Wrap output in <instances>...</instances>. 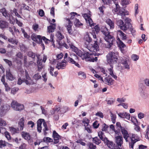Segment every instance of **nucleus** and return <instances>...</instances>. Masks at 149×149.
<instances>
[{"label":"nucleus","instance_id":"f257e3e1","mask_svg":"<svg viewBox=\"0 0 149 149\" xmlns=\"http://www.w3.org/2000/svg\"><path fill=\"white\" fill-rule=\"evenodd\" d=\"M129 14V12L125 10L124 8H122L120 10L118 13V15H121L122 18L124 19L125 24H124L122 20L119 19L117 20V24L119 26L120 29L124 31H126L128 29L132 27V24L130 23V22L132 21L131 19L128 17H125L126 15H128Z\"/></svg>","mask_w":149,"mask_h":149},{"label":"nucleus","instance_id":"58836bf2","mask_svg":"<svg viewBox=\"0 0 149 149\" xmlns=\"http://www.w3.org/2000/svg\"><path fill=\"white\" fill-rule=\"evenodd\" d=\"M8 41L13 44L17 45L18 41L16 39H14L13 38H9L8 39Z\"/></svg>","mask_w":149,"mask_h":149},{"label":"nucleus","instance_id":"ddd939ff","mask_svg":"<svg viewBox=\"0 0 149 149\" xmlns=\"http://www.w3.org/2000/svg\"><path fill=\"white\" fill-rule=\"evenodd\" d=\"M92 55V54L91 53H89L88 52H83L81 51V53L79 54L78 56L81 57L82 59H84L88 58L89 59L91 57Z\"/></svg>","mask_w":149,"mask_h":149},{"label":"nucleus","instance_id":"a18cd8bd","mask_svg":"<svg viewBox=\"0 0 149 149\" xmlns=\"http://www.w3.org/2000/svg\"><path fill=\"white\" fill-rule=\"evenodd\" d=\"M38 67V71L40 72L41 71L42 69L43 68L44 65L42 64V62L40 63H37Z\"/></svg>","mask_w":149,"mask_h":149},{"label":"nucleus","instance_id":"79ce46f5","mask_svg":"<svg viewBox=\"0 0 149 149\" xmlns=\"http://www.w3.org/2000/svg\"><path fill=\"white\" fill-rule=\"evenodd\" d=\"M74 23L75 25L77 27H79L83 25V24L80 22L79 19H75Z\"/></svg>","mask_w":149,"mask_h":149},{"label":"nucleus","instance_id":"a19ab883","mask_svg":"<svg viewBox=\"0 0 149 149\" xmlns=\"http://www.w3.org/2000/svg\"><path fill=\"white\" fill-rule=\"evenodd\" d=\"M87 146L90 149H96V145L93 144V143L91 142L88 143L87 144Z\"/></svg>","mask_w":149,"mask_h":149},{"label":"nucleus","instance_id":"c9c22d12","mask_svg":"<svg viewBox=\"0 0 149 149\" xmlns=\"http://www.w3.org/2000/svg\"><path fill=\"white\" fill-rule=\"evenodd\" d=\"M27 55L30 57H31L33 61L35 60L36 54L32 52H28Z\"/></svg>","mask_w":149,"mask_h":149},{"label":"nucleus","instance_id":"4c0bfd02","mask_svg":"<svg viewBox=\"0 0 149 149\" xmlns=\"http://www.w3.org/2000/svg\"><path fill=\"white\" fill-rule=\"evenodd\" d=\"M111 114V120L112 123L114 124L116 122V116L115 114H113L111 112H110Z\"/></svg>","mask_w":149,"mask_h":149},{"label":"nucleus","instance_id":"aec40b11","mask_svg":"<svg viewBox=\"0 0 149 149\" xmlns=\"http://www.w3.org/2000/svg\"><path fill=\"white\" fill-rule=\"evenodd\" d=\"M70 47L72 50L78 56L81 53V51L79 50L77 47H75L72 44H69Z\"/></svg>","mask_w":149,"mask_h":149},{"label":"nucleus","instance_id":"ea45409f","mask_svg":"<svg viewBox=\"0 0 149 149\" xmlns=\"http://www.w3.org/2000/svg\"><path fill=\"white\" fill-rule=\"evenodd\" d=\"M41 76L38 73L35 74L33 76V78L36 81H37L41 79Z\"/></svg>","mask_w":149,"mask_h":149},{"label":"nucleus","instance_id":"a878e982","mask_svg":"<svg viewBox=\"0 0 149 149\" xmlns=\"http://www.w3.org/2000/svg\"><path fill=\"white\" fill-rule=\"evenodd\" d=\"M22 135L23 138L26 140H29L31 136L27 132H22Z\"/></svg>","mask_w":149,"mask_h":149},{"label":"nucleus","instance_id":"9b49d317","mask_svg":"<svg viewBox=\"0 0 149 149\" xmlns=\"http://www.w3.org/2000/svg\"><path fill=\"white\" fill-rule=\"evenodd\" d=\"M121 131L126 142H129V140L128 138H129L130 139L131 134H129L128 133V132L125 128H122Z\"/></svg>","mask_w":149,"mask_h":149},{"label":"nucleus","instance_id":"0e129e2a","mask_svg":"<svg viewBox=\"0 0 149 149\" xmlns=\"http://www.w3.org/2000/svg\"><path fill=\"white\" fill-rule=\"evenodd\" d=\"M145 116V115L142 112H140L138 114V117L140 119H141L143 118Z\"/></svg>","mask_w":149,"mask_h":149},{"label":"nucleus","instance_id":"c03bdc74","mask_svg":"<svg viewBox=\"0 0 149 149\" xmlns=\"http://www.w3.org/2000/svg\"><path fill=\"white\" fill-rule=\"evenodd\" d=\"M134 120H135L134 123V124L136 126V127H135L134 129L135 130L137 131H139L140 130V128L137 125V120L136 118H135Z\"/></svg>","mask_w":149,"mask_h":149},{"label":"nucleus","instance_id":"f8f14e48","mask_svg":"<svg viewBox=\"0 0 149 149\" xmlns=\"http://www.w3.org/2000/svg\"><path fill=\"white\" fill-rule=\"evenodd\" d=\"M25 72V77L26 79H24V81L26 85H32L33 84V82L30 77L28 73L26 71Z\"/></svg>","mask_w":149,"mask_h":149},{"label":"nucleus","instance_id":"dca6fc26","mask_svg":"<svg viewBox=\"0 0 149 149\" xmlns=\"http://www.w3.org/2000/svg\"><path fill=\"white\" fill-rule=\"evenodd\" d=\"M116 143L118 146H121L123 143V138L122 136H118L115 137Z\"/></svg>","mask_w":149,"mask_h":149},{"label":"nucleus","instance_id":"c756f323","mask_svg":"<svg viewBox=\"0 0 149 149\" xmlns=\"http://www.w3.org/2000/svg\"><path fill=\"white\" fill-rule=\"evenodd\" d=\"M9 128L10 132L13 134L18 133L19 132V128H15L13 127H10Z\"/></svg>","mask_w":149,"mask_h":149},{"label":"nucleus","instance_id":"f3484780","mask_svg":"<svg viewBox=\"0 0 149 149\" xmlns=\"http://www.w3.org/2000/svg\"><path fill=\"white\" fill-rule=\"evenodd\" d=\"M118 115L119 117L122 118H126L127 120H129L130 118V114L126 112L119 113H118Z\"/></svg>","mask_w":149,"mask_h":149},{"label":"nucleus","instance_id":"680f3d73","mask_svg":"<svg viewBox=\"0 0 149 149\" xmlns=\"http://www.w3.org/2000/svg\"><path fill=\"white\" fill-rule=\"evenodd\" d=\"M3 60L9 66H12V63L11 61H9L6 59H3Z\"/></svg>","mask_w":149,"mask_h":149},{"label":"nucleus","instance_id":"6e6d98bb","mask_svg":"<svg viewBox=\"0 0 149 149\" xmlns=\"http://www.w3.org/2000/svg\"><path fill=\"white\" fill-rule=\"evenodd\" d=\"M53 136L54 138H58L60 137V135L57 133L55 131H54L53 132Z\"/></svg>","mask_w":149,"mask_h":149},{"label":"nucleus","instance_id":"7ed1b4c3","mask_svg":"<svg viewBox=\"0 0 149 149\" xmlns=\"http://www.w3.org/2000/svg\"><path fill=\"white\" fill-rule=\"evenodd\" d=\"M84 39V40L88 43V44H86V43L85 47L89 51L91 52H95V50L96 51L99 50V48L98 42L97 41H95V42L93 44H90L92 40L90 34L88 33L86 34L85 36Z\"/></svg>","mask_w":149,"mask_h":149},{"label":"nucleus","instance_id":"4be33fe9","mask_svg":"<svg viewBox=\"0 0 149 149\" xmlns=\"http://www.w3.org/2000/svg\"><path fill=\"white\" fill-rule=\"evenodd\" d=\"M51 25L47 27V31L48 33H52L54 32L56 29V24L51 23Z\"/></svg>","mask_w":149,"mask_h":149},{"label":"nucleus","instance_id":"393cba45","mask_svg":"<svg viewBox=\"0 0 149 149\" xmlns=\"http://www.w3.org/2000/svg\"><path fill=\"white\" fill-rule=\"evenodd\" d=\"M18 103L16 101L13 100L11 104V106L12 109L15 110L16 111L17 110V107L18 105Z\"/></svg>","mask_w":149,"mask_h":149},{"label":"nucleus","instance_id":"412c9836","mask_svg":"<svg viewBox=\"0 0 149 149\" xmlns=\"http://www.w3.org/2000/svg\"><path fill=\"white\" fill-rule=\"evenodd\" d=\"M24 118H21L19 120L18 122V127L19 129L20 130H23L24 125Z\"/></svg>","mask_w":149,"mask_h":149},{"label":"nucleus","instance_id":"7c9ffc66","mask_svg":"<svg viewBox=\"0 0 149 149\" xmlns=\"http://www.w3.org/2000/svg\"><path fill=\"white\" fill-rule=\"evenodd\" d=\"M67 20L69 22V24L67 26V30L68 31V33L70 35H71L72 33V30L71 28V26L70 25V19H67Z\"/></svg>","mask_w":149,"mask_h":149},{"label":"nucleus","instance_id":"2f4dec72","mask_svg":"<svg viewBox=\"0 0 149 149\" xmlns=\"http://www.w3.org/2000/svg\"><path fill=\"white\" fill-rule=\"evenodd\" d=\"M107 23L110 26V28L113 29L114 28V23L110 19H107L106 21Z\"/></svg>","mask_w":149,"mask_h":149},{"label":"nucleus","instance_id":"f704fd0d","mask_svg":"<svg viewBox=\"0 0 149 149\" xmlns=\"http://www.w3.org/2000/svg\"><path fill=\"white\" fill-rule=\"evenodd\" d=\"M89 122L90 120L89 119L86 117L84 118L82 121V122L84 124L85 127L88 126H89L88 125Z\"/></svg>","mask_w":149,"mask_h":149},{"label":"nucleus","instance_id":"774afa93","mask_svg":"<svg viewBox=\"0 0 149 149\" xmlns=\"http://www.w3.org/2000/svg\"><path fill=\"white\" fill-rule=\"evenodd\" d=\"M26 145L25 143H22L19 146V149H26Z\"/></svg>","mask_w":149,"mask_h":149},{"label":"nucleus","instance_id":"423d86ee","mask_svg":"<svg viewBox=\"0 0 149 149\" xmlns=\"http://www.w3.org/2000/svg\"><path fill=\"white\" fill-rule=\"evenodd\" d=\"M43 123V126L44 128L43 131L44 135H46L47 134L46 131L49 130L46 122L44 120L42 119H39L37 121V131L39 133L41 132L42 127V124Z\"/></svg>","mask_w":149,"mask_h":149},{"label":"nucleus","instance_id":"2eb2a0df","mask_svg":"<svg viewBox=\"0 0 149 149\" xmlns=\"http://www.w3.org/2000/svg\"><path fill=\"white\" fill-rule=\"evenodd\" d=\"M6 77L7 79L10 81H13L15 79V77L11 74L10 70H6Z\"/></svg>","mask_w":149,"mask_h":149},{"label":"nucleus","instance_id":"37998d69","mask_svg":"<svg viewBox=\"0 0 149 149\" xmlns=\"http://www.w3.org/2000/svg\"><path fill=\"white\" fill-rule=\"evenodd\" d=\"M78 75L82 79H85L86 78V76L85 73L83 72L80 71L78 72Z\"/></svg>","mask_w":149,"mask_h":149},{"label":"nucleus","instance_id":"473e14b6","mask_svg":"<svg viewBox=\"0 0 149 149\" xmlns=\"http://www.w3.org/2000/svg\"><path fill=\"white\" fill-rule=\"evenodd\" d=\"M107 141V145L108 147L111 149L114 147V144L112 141H111L107 140H105Z\"/></svg>","mask_w":149,"mask_h":149},{"label":"nucleus","instance_id":"f03ea898","mask_svg":"<svg viewBox=\"0 0 149 149\" xmlns=\"http://www.w3.org/2000/svg\"><path fill=\"white\" fill-rule=\"evenodd\" d=\"M54 37V35L51 34L50 35V39L49 40L45 37H42V38L40 35H37L36 34L33 33L31 35V38L33 41L40 44L43 47V49H44L45 48V46L42 40L46 44L52 42V45L54 46V41L53 40V37Z\"/></svg>","mask_w":149,"mask_h":149},{"label":"nucleus","instance_id":"09e8293b","mask_svg":"<svg viewBox=\"0 0 149 149\" xmlns=\"http://www.w3.org/2000/svg\"><path fill=\"white\" fill-rule=\"evenodd\" d=\"M116 6V8H114L113 9V11L114 13H116L118 11H119L122 8H120L118 4L115 5Z\"/></svg>","mask_w":149,"mask_h":149},{"label":"nucleus","instance_id":"20e7f679","mask_svg":"<svg viewBox=\"0 0 149 149\" xmlns=\"http://www.w3.org/2000/svg\"><path fill=\"white\" fill-rule=\"evenodd\" d=\"M101 31L104 35L103 36L104 39L108 42L106 47L108 48H110L113 45V41L115 40V38L110 34V33L108 31V29L106 27L102 28Z\"/></svg>","mask_w":149,"mask_h":149},{"label":"nucleus","instance_id":"e2e57ef3","mask_svg":"<svg viewBox=\"0 0 149 149\" xmlns=\"http://www.w3.org/2000/svg\"><path fill=\"white\" fill-rule=\"evenodd\" d=\"M66 61H67V63H68V62H69L72 64H73L75 61L72 58H71L69 57H68V58H67V59ZM68 64V63H67V64Z\"/></svg>","mask_w":149,"mask_h":149},{"label":"nucleus","instance_id":"39448f33","mask_svg":"<svg viewBox=\"0 0 149 149\" xmlns=\"http://www.w3.org/2000/svg\"><path fill=\"white\" fill-rule=\"evenodd\" d=\"M106 57L108 63L111 65L110 66L111 68L108 69V70L109 72V74L111 75L113 73V66L111 64L116 63L118 60L117 56L114 52H110L107 54Z\"/></svg>","mask_w":149,"mask_h":149},{"label":"nucleus","instance_id":"72a5a7b5","mask_svg":"<svg viewBox=\"0 0 149 149\" xmlns=\"http://www.w3.org/2000/svg\"><path fill=\"white\" fill-rule=\"evenodd\" d=\"M92 140L93 143L97 145H99L101 142L100 139L98 138L97 137L93 138Z\"/></svg>","mask_w":149,"mask_h":149},{"label":"nucleus","instance_id":"052dcab7","mask_svg":"<svg viewBox=\"0 0 149 149\" xmlns=\"http://www.w3.org/2000/svg\"><path fill=\"white\" fill-rule=\"evenodd\" d=\"M126 100V99L123 97L122 98H118L117 99V101L119 103H122L125 102Z\"/></svg>","mask_w":149,"mask_h":149},{"label":"nucleus","instance_id":"864d4df0","mask_svg":"<svg viewBox=\"0 0 149 149\" xmlns=\"http://www.w3.org/2000/svg\"><path fill=\"white\" fill-rule=\"evenodd\" d=\"M7 125L6 122L2 118H0V126H5Z\"/></svg>","mask_w":149,"mask_h":149},{"label":"nucleus","instance_id":"4d7b16f0","mask_svg":"<svg viewBox=\"0 0 149 149\" xmlns=\"http://www.w3.org/2000/svg\"><path fill=\"white\" fill-rule=\"evenodd\" d=\"M5 136L6 137L7 139L8 140L11 139V136H10L9 133L8 132H5Z\"/></svg>","mask_w":149,"mask_h":149},{"label":"nucleus","instance_id":"603ef678","mask_svg":"<svg viewBox=\"0 0 149 149\" xmlns=\"http://www.w3.org/2000/svg\"><path fill=\"white\" fill-rule=\"evenodd\" d=\"M139 58V56L135 54H133L132 56V59L134 61H136Z\"/></svg>","mask_w":149,"mask_h":149},{"label":"nucleus","instance_id":"5fc2aeb1","mask_svg":"<svg viewBox=\"0 0 149 149\" xmlns=\"http://www.w3.org/2000/svg\"><path fill=\"white\" fill-rule=\"evenodd\" d=\"M68 44H66L65 43H63V44L61 45H59L60 46L62 47L63 46L64 47H65L66 49H68L70 47V46L69 45V44H72L71 43H70V42H68Z\"/></svg>","mask_w":149,"mask_h":149},{"label":"nucleus","instance_id":"de8ad7c7","mask_svg":"<svg viewBox=\"0 0 149 149\" xmlns=\"http://www.w3.org/2000/svg\"><path fill=\"white\" fill-rule=\"evenodd\" d=\"M17 108V109H18L16 110V111H20L23 109H24V106L22 104L19 103L18 105Z\"/></svg>","mask_w":149,"mask_h":149},{"label":"nucleus","instance_id":"bb28decb","mask_svg":"<svg viewBox=\"0 0 149 149\" xmlns=\"http://www.w3.org/2000/svg\"><path fill=\"white\" fill-rule=\"evenodd\" d=\"M112 79L109 77L105 78L104 79V81L105 82L106 84H108L109 85H111L113 84Z\"/></svg>","mask_w":149,"mask_h":149},{"label":"nucleus","instance_id":"a211bd4d","mask_svg":"<svg viewBox=\"0 0 149 149\" xmlns=\"http://www.w3.org/2000/svg\"><path fill=\"white\" fill-rule=\"evenodd\" d=\"M0 11L2 13L3 16L8 20L10 19V14L7 13L5 8H3L0 10Z\"/></svg>","mask_w":149,"mask_h":149},{"label":"nucleus","instance_id":"9d476101","mask_svg":"<svg viewBox=\"0 0 149 149\" xmlns=\"http://www.w3.org/2000/svg\"><path fill=\"white\" fill-rule=\"evenodd\" d=\"M56 37V42L59 45H61L63 44V43L61 41V40L64 38V36L62 35L60 32L58 31L55 35Z\"/></svg>","mask_w":149,"mask_h":149},{"label":"nucleus","instance_id":"0eeeda50","mask_svg":"<svg viewBox=\"0 0 149 149\" xmlns=\"http://www.w3.org/2000/svg\"><path fill=\"white\" fill-rule=\"evenodd\" d=\"M130 141L128 142L130 148L133 149L134 145L136 142L140 141V138L137 134H131L130 139Z\"/></svg>","mask_w":149,"mask_h":149},{"label":"nucleus","instance_id":"1a4fd4ad","mask_svg":"<svg viewBox=\"0 0 149 149\" xmlns=\"http://www.w3.org/2000/svg\"><path fill=\"white\" fill-rule=\"evenodd\" d=\"M67 64V61L66 60H63L61 62H59L57 63L56 68L58 70L63 69L65 68Z\"/></svg>","mask_w":149,"mask_h":149},{"label":"nucleus","instance_id":"13d9d810","mask_svg":"<svg viewBox=\"0 0 149 149\" xmlns=\"http://www.w3.org/2000/svg\"><path fill=\"white\" fill-rule=\"evenodd\" d=\"M99 125V123H98V122L97 121H95L93 123V126L94 128L97 129L98 128Z\"/></svg>","mask_w":149,"mask_h":149},{"label":"nucleus","instance_id":"e433bc0d","mask_svg":"<svg viewBox=\"0 0 149 149\" xmlns=\"http://www.w3.org/2000/svg\"><path fill=\"white\" fill-rule=\"evenodd\" d=\"M43 140L44 142L46 143L53 142V139L49 137H44Z\"/></svg>","mask_w":149,"mask_h":149},{"label":"nucleus","instance_id":"5701e85b","mask_svg":"<svg viewBox=\"0 0 149 149\" xmlns=\"http://www.w3.org/2000/svg\"><path fill=\"white\" fill-rule=\"evenodd\" d=\"M117 34L123 40H124L127 38L126 35L124 33L121 31L118 30L117 31Z\"/></svg>","mask_w":149,"mask_h":149},{"label":"nucleus","instance_id":"3c124183","mask_svg":"<svg viewBox=\"0 0 149 149\" xmlns=\"http://www.w3.org/2000/svg\"><path fill=\"white\" fill-rule=\"evenodd\" d=\"M6 146L5 141L2 140H0V148H1Z\"/></svg>","mask_w":149,"mask_h":149},{"label":"nucleus","instance_id":"cd10ccee","mask_svg":"<svg viewBox=\"0 0 149 149\" xmlns=\"http://www.w3.org/2000/svg\"><path fill=\"white\" fill-rule=\"evenodd\" d=\"M98 136L100 139L102 141H105V140H107V138L105 137L104 134L102 131H99L98 133Z\"/></svg>","mask_w":149,"mask_h":149},{"label":"nucleus","instance_id":"b1692460","mask_svg":"<svg viewBox=\"0 0 149 149\" xmlns=\"http://www.w3.org/2000/svg\"><path fill=\"white\" fill-rule=\"evenodd\" d=\"M118 41L117 42L118 44V47L122 50L123 48L126 47V45L124 43L120 40L119 38H117Z\"/></svg>","mask_w":149,"mask_h":149},{"label":"nucleus","instance_id":"c85d7f7f","mask_svg":"<svg viewBox=\"0 0 149 149\" xmlns=\"http://www.w3.org/2000/svg\"><path fill=\"white\" fill-rule=\"evenodd\" d=\"M8 26V23L6 22L3 21H0V27L3 29L6 28Z\"/></svg>","mask_w":149,"mask_h":149},{"label":"nucleus","instance_id":"49530a36","mask_svg":"<svg viewBox=\"0 0 149 149\" xmlns=\"http://www.w3.org/2000/svg\"><path fill=\"white\" fill-rule=\"evenodd\" d=\"M97 57L96 56H91L89 60L92 62L97 61Z\"/></svg>","mask_w":149,"mask_h":149},{"label":"nucleus","instance_id":"338daca9","mask_svg":"<svg viewBox=\"0 0 149 149\" xmlns=\"http://www.w3.org/2000/svg\"><path fill=\"white\" fill-rule=\"evenodd\" d=\"M105 8V7L104 6H102L99 7L98 9L100 12L101 13L103 14L104 12V9Z\"/></svg>","mask_w":149,"mask_h":149},{"label":"nucleus","instance_id":"8fccbe9b","mask_svg":"<svg viewBox=\"0 0 149 149\" xmlns=\"http://www.w3.org/2000/svg\"><path fill=\"white\" fill-rule=\"evenodd\" d=\"M19 89L18 88L14 87L12 88L11 90V93L12 94L15 95L19 90Z\"/></svg>","mask_w":149,"mask_h":149},{"label":"nucleus","instance_id":"4468645a","mask_svg":"<svg viewBox=\"0 0 149 149\" xmlns=\"http://www.w3.org/2000/svg\"><path fill=\"white\" fill-rule=\"evenodd\" d=\"M83 16L85 19L86 23L88 24L91 26H92L93 25V23L92 20L90 17V16L86 13L83 14Z\"/></svg>","mask_w":149,"mask_h":149},{"label":"nucleus","instance_id":"bf43d9fd","mask_svg":"<svg viewBox=\"0 0 149 149\" xmlns=\"http://www.w3.org/2000/svg\"><path fill=\"white\" fill-rule=\"evenodd\" d=\"M42 77L43 78V80L46 82L47 80V73L44 72V74H43V72L42 73Z\"/></svg>","mask_w":149,"mask_h":149},{"label":"nucleus","instance_id":"69168bd1","mask_svg":"<svg viewBox=\"0 0 149 149\" xmlns=\"http://www.w3.org/2000/svg\"><path fill=\"white\" fill-rule=\"evenodd\" d=\"M95 115L101 118H103L104 117L103 113L101 112H97L95 114Z\"/></svg>","mask_w":149,"mask_h":149},{"label":"nucleus","instance_id":"6ab92c4d","mask_svg":"<svg viewBox=\"0 0 149 149\" xmlns=\"http://www.w3.org/2000/svg\"><path fill=\"white\" fill-rule=\"evenodd\" d=\"M1 80L3 84L4 85L5 91H9L10 88L8 85L5 82L4 75L2 76Z\"/></svg>","mask_w":149,"mask_h":149},{"label":"nucleus","instance_id":"6e6552de","mask_svg":"<svg viewBox=\"0 0 149 149\" xmlns=\"http://www.w3.org/2000/svg\"><path fill=\"white\" fill-rule=\"evenodd\" d=\"M10 108V106L7 104H5L2 105L0 108V114L1 116H4L6 113L9 111Z\"/></svg>","mask_w":149,"mask_h":149}]
</instances>
